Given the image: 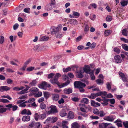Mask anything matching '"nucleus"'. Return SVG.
<instances>
[{"label":"nucleus","instance_id":"nucleus-1","mask_svg":"<svg viewBox=\"0 0 128 128\" xmlns=\"http://www.w3.org/2000/svg\"><path fill=\"white\" fill-rule=\"evenodd\" d=\"M83 70L86 73L89 74L90 76L91 80H93L95 79V77L94 74V71L90 69V66L87 65H85Z\"/></svg>","mask_w":128,"mask_h":128},{"label":"nucleus","instance_id":"nucleus-2","mask_svg":"<svg viewBox=\"0 0 128 128\" xmlns=\"http://www.w3.org/2000/svg\"><path fill=\"white\" fill-rule=\"evenodd\" d=\"M32 127L34 128H42V125L39 122H32L28 127V128H31Z\"/></svg>","mask_w":128,"mask_h":128},{"label":"nucleus","instance_id":"nucleus-3","mask_svg":"<svg viewBox=\"0 0 128 128\" xmlns=\"http://www.w3.org/2000/svg\"><path fill=\"white\" fill-rule=\"evenodd\" d=\"M61 74L59 73H56L54 76V78L53 79L50 80V82L52 84H58V80L59 78L61 76Z\"/></svg>","mask_w":128,"mask_h":128},{"label":"nucleus","instance_id":"nucleus-4","mask_svg":"<svg viewBox=\"0 0 128 128\" xmlns=\"http://www.w3.org/2000/svg\"><path fill=\"white\" fill-rule=\"evenodd\" d=\"M80 110L83 112H88L91 109V108L90 107L88 106L87 107L85 104H80Z\"/></svg>","mask_w":128,"mask_h":128},{"label":"nucleus","instance_id":"nucleus-5","mask_svg":"<svg viewBox=\"0 0 128 128\" xmlns=\"http://www.w3.org/2000/svg\"><path fill=\"white\" fill-rule=\"evenodd\" d=\"M74 86L76 88H84L86 86V84L80 81H76L74 82Z\"/></svg>","mask_w":128,"mask_h":128},{"label":"nucleus","instance_id":"nucleus-6","mask_svg":"<svg viewBox=\"0 0 128 128\" xmlns=\"http://www.w3.org/2000/svg\"><path fill=\"white\" fill-rule=\"evenodd\" d=\"M49 108H50V110L48 112V114H53L55 113H57L58 111L56 106H54L52 105L50 106Z\"/></svg>","mask_w":128,"mask_h":128},{"label":"nucleus","instance_id":"nucleus-7","mask_svg":"<svg viewBox=\"0 0 128 128\" xmlns=\"http://www.w3.org/2000/svg\"><path fill=\"white\" fill-rule=\"evenodd\" d=\"M50 87V84H48L47 82H43L40 84L38 86V87L42 89L46 90V87Z\"/></svg>","mask_w":128,"mask_h":128},{"label":"nucleus","instance_id":"nucleus-8","mask_svg":"<svg viewBox=\"0 0 128 128\" xmlns=\"http://www.w3.org/2000/svg\"><path fill=\"white\" fill-rule=\"evenodd\" d=\"M115 118V116H114L111 115L108 116H105L104 119V120L109 121L112 122L114 120Z\"/></svg>","mask_w":128,"mask_h":128},{"label":"nucleus","instance_id":"nucleus-9","mask_svg":"<svg viewBox=\"0 0 128 128\" xmlns=\"http://www.w3.org/2000/svg\"><path fill=\"white\" fill-rule=\"evenodd\" d=\"M114 59L115 62L118 64L120 63L122 61V59L120 56L118 55L114 56Z\"/></svg>","mask_w":128,"mask_h":128},{"label":"nucleus","instance_id":"nucleus-10","mask_svg":"<svg viewBox=\"0 0 128 128\" xmlns=\"http://www.w3.org/2000/svg\"><path fill=\"white\" fill-rule=\"evenodd\" d=\"M5 106L9 108H12V110L14 111L16 110L18 108V107L17 106L13 105L12 104H9L6 105Z\"/></svg>","mask_w":128,"mask_h":128},{"label":"nucleus","instance_id":"nucleus-11","mask_svg":"<svg viewBox=\"0 0 128 128\" xmlns=\"http://www.w3.org/2000/svg\"><path fill=\"white\" fill-rule=\"evenodd\" d=\"M10 88L6 86H0V91L1 92H3L4 91H7L10 90Z\"/></svg>","mask_w":128,"mask_h":128},{"label":"nucleus","instance_id":"nucleus-12","mask_svg":"<svg viewBox=\"0 0 128 128\" xmlns=\"http://www.w3.org/2000/svg\"><path fill=\"white\" fill-rule=\"evenodd\" d=\"M21 113L22 114L31 115L32 114L30 110H27L26 109H24L22 110Z\"/></svg>","mask_w":128,"mask_h":128},{"label":"nucleus","instance_id":"nucleus-13","mask_svg":"<svg viewBox=\"0 0 128 128\" xmlns=\"http://www.w3.org/2000/svg\"><path fill=\"white\" fill-rule=\"evenodd\" d=\"M69 22L71 24L76 25L78 24V21L74 19H70L68 20Z\"/></svg>","mask_w":128,"mask_h":128},{"label":"nucleus","instance_id":"nucleus-14","mask_svg":"<svg viewBox=\"0 0 128 128\" xmlns=\"http://www.w3.org/2000/svg\"><path fill=\"white\" fill-rule=\"evenodd\" d=\"M58 32H59V30L58 28L57 27H54L52 29V31L51 32L52 34H54L56 35Z\"/></svg>","mask_w":128,"mask_h":128},{"label":"nucleus","instance_id":"nucleus-15","mask_svg":"<svg viewBox=\"0 0 128 128\" xmlns=\"http://www.w3.org/2000/svg\"><path fill=\"white\" fill-rule=\"evenodd\" d=\"M22 120L24 122H28L30 120V117L29 116H24L22 118Z\"/></svg>","mask_w":128,"mask_h":128},{"label":"nucleus","instance_id":"nucleus-16","mask_svg":"<svg viewBox=\"0 0 128 128\" xmlns=\"http://www.w3.org/2000/svg\"><path fill=\"white\" fill-rule=\"evenodd\" d=\"M59 98V95L58 94H54L52 95V98L55 101H57Z\"/></svg>","mask_w":128,"mask_h":128},{"label":"nucleus","instance_id":"nucleus-17","mask_svg":"<svg viewBox=\"0 0 128 128\" xmlns=\"http://www.w3.org/2000/svg\"><path fill=\"white\" fill-rule=\"evenodd\" d=\"M52 5L50 3L48 4L45 7V9L48 11L51 10L52 8Z\"/></svg>","mask_w":128,"mask_h":128},{"label":"nucleus","instance_id":"nucleus-18","mask_svg":"<svg viewBox=\"0 0 128 128\" xmlns=\"http://www.w3.org/2000/svg\"><path fill=\"white\" fill-rule=\"evenodd\" d=\"M109 124H111L107 123H102L99 125V128H106Z\"/></svg>","mask_w":128,"mask_h":128},{"label":"nucleus","instance_id":"nucleus-19","mask_svg":"<svg viewBox=\"0 0 128 128\" xmlns=\"http://www.w3.org/2000/svg\"><path fill=\"white\" fill-rule=\"evenodd\" d=\"M76 76L77 77L79 78H82L83 76V75L82 74V71L80 70L78 71L77 72Z\"/></svg>","mask_w":128,"mask_h":128},{"label":"nucleus","instance_id":"nucleus-20","mask_svg":"<svg viewBox=\"0 0 128 128\" xmlns=\"http://www.w3.org/2000/svg\"><path fill=\"white\" fill-rule=\"evenodd\" d=\"M64 92L66 94H69L72 92V90L71 88H69L68 89L65 88L64 90Z\"/></svg>","mask_w":128,"mask_h":128},{"label":"nucleus","instance_id":"nucleus-21","mask_svg":"<svg viewBox=\"0 0 128 128\" xmlns=\"http://www.w3.org/2000/svg\"><path fill=\"white\" fill-rule=\"evenodd\" d=\"M80 102L83 104H87L89 102V100L87 98H84L81 100Z\"/></svg>","mask_w":128,"mask_h":128},{"label":"nucleus","instance_id":"nucleus-22","mask_svg":"<svg viewBox=\"0 0 128 128\" xmlns=\"http://www.w3.org/2000/svg\"><path fill=\"white\" fill-rule=\"evenodd\" d=\"M74 117L73 112L72 111H70L68 113V118L69 119H72Z\"/></svg>","mask_w":128,"mask_h":128},{"label":"nucleus","instance_id":"nucleus-23","mask_svg":"<svg viewBox=\"0 0 128 128\" xmlns=\"http://www.w3.org/2000/svg\"><path fill=\"white\" fill-rule=\"evenodd\" d=\"M71 126L72 128H78L80 126L77 122H75L72 124Z\"/></svg>","mask_w":128,"mask_h":128},{"label":"nucleus","instance_id":"nucleus-24","mask_svg":"<svg viewBox=\"0 0 128 128\" xmlns=\"http://www.w3.org/2000/svg\"><path fill=\"white\" fill-rule=\"evenodd\" d=\"M37 83L36 80H34L29 84V86H35Z\"/></svg>","mask_w":128,"mask_h":128},{"label":"nucleus","instance_id":"nucleus-25","mask_svg":"<svg viewBox=\"0 0 128 128\" xmlns=\"http://www.w3.org/2000/svg\"><path fill=\"white\" fill-rule=\"evenodd\" d=\"M60 115L61 116L63 117L66 116L67 115V114L64 110L62 109L61 111Z\"/></svg>","mask_w":128,"mask_h":128},{"label":"nucleus","instance_id":"nucleus-26","mask_svg":"<svg viewBox=\"0 0 128 128\" xmlns=\"http://www.w3.org/2000/svg\"><path fill=\"white\" fill-rule=\"evenodd\" d=\"M38 89L35 87L32 88L30 90V91L32 93L36 92H38Z\"/></svg>","mask_w":128,"mask_h":128},{"label":"nucleus","instance_id":"nucleus-27","mask_svg":"<svg viewBox=\"0 0 128 128\" xmlns=\"http://www.w3.org/2000/svg\"><path fill=\"white\" fill-rule=\"evenodd\" d=\"M52 117H48L45 122H44V124L46 123H49L50 122H52Z\"/></svg>","mask_w":128,"mask_h":128},{"label":"nucleus","instance_id":"nucleus-28","mask_svg":"<svg viewBox=\"0 0 128 128\" xmlns=\"http://www.w3.org/2000/svg\"><path fill=\"white\" fill-rule=\"evenodd\" d=\"M102 100L103 101V102H101V103L103 106H106L108 104V99L104 98Z\"/></svg>","mask_w":128,"mask_h":128},{"label":"nucleus","instance_id":"nucleus-29","mask_svg":"<svg viewBox=\"0 0 128 128\" xmlns=\"http://www.w3.org/2000/svg\"><path fill=\"white\" fill-rule=\"evenodd\" d=\"M119 74L124 81H125L126 80V78H127L125 76L124 74L122 72H120Z\"/></svg>","mask_w":128,"mask_h":128},{"label":"nucleus","instance_id":"nucleus-30","mask_svg":"<svg viewBox=\"0 0 128 128\" xmlns=\"http://www.w3.org/2000/svg\"><path fill=\"white\" fill-rule=\"evenodd\" d=\"M56 36L57 38H60L63 36V34L62 33L58 32L55 35Z\"/></svg>","mask_w":128,"mask_h":128},{"label":"nucleus","instance_id":"nucleus-31","mask_svg":"<svg viewBox=\"0 0 128 128\" xmlns=\"http://www.w3.org/2000/svg\"><path fill=\"white\" fill-rule=\"evenodd\" d=\"M40 120H42L45 118L46 117V114H40Z\"/></svg>","mask_w":128,"mask_h":128},{"label":"nucleus","instance_id":"nucleus-32","mask_svg":"<svg viewBox=\"0 0 128 128\" xmlns=\"http://www.w3.org/2000/svg\"><path fill=\"white\" fill-rule=\"evenodd\" d=\"M112 32L111 30H106L105 31L104 34L105 36H107L110 35Z\"/></svg>","mask_w":128,"mask_h":128},{"label":"nucleus","instance_id":"nucleus-33","mask_svg":"<svg viewBox=\"0 0 128 128\" xmlns=\"http://www.w3.org/2000/svg\"><path fill=\"white\" fill-rule=\"evenodd\" d=\"M44 97L46 99L48 98L50 96V94L48 92H44Z\"/></svg>","mask_w":128,"mask_h":128},{"label":"nucleus","instance_id":"nucleus-34","mask_svg":"<svg viewBox=\"0 0 128 128\" xmlns=\"http://www.w3.org/2000/svg\"><path fill=\"white\" fill-rule=\"evenodd\" d=\"M49 37L48 36H44L42 37L40 39L41 41H46L48 40Z\"/></svg>","mask_w":128,"mask_h":128},{"label":"nucleus","instance_id":"nucleus-35","mask_svg":"<svg viewBox=\"0 0 128 128\" xmlns=\"http://www.w3.org/2000/svg\"><path fill=\"white\" fill-rule=\"evenodd\" d=\"M128 3V2L125 0H122L120 2L121 5L124 6L127 5Z\"/></svg>","mask_w":128,"mask_h":128},{"label":"nucleus","instance_id":"nucleus-36","mask_svg":"<svg viewBox=\"0 0 128 128\" xmlns=\"http://www.w3.org/2000/svg\"><path fill=\"white\" fill-rule=\"evenodd\" d=\"M106 88L108 89V90H110L111 88V86L110 83V82H108L106 84Z\"/></svg>","mask_w":128,"mask_h":128},{"label":"nucleus","instance_id":"nucleus-37","mask_svg":"<svg viewBox=\"0 0 128 128\" xmlns=\"http://www.w3.org/2000/svg\"><path fill=\"white\" fill-rule=\"evenodd\" d=\"M42 92H38L37 94H35L34 97L36 98L40 97L42 96Z\"/></svg>","mask_w":128,"mask_h":128},{"label":"nucleus","instance_id":"nucleus-38","mask_svg":"<svg viewBox=\"0 0 128 128\" xmlns=\"http://www.w3.org/2000/svg\"><path fill=\"white\" fill-rule=\"evenodd\" d=\"M99 112V114H100L99 116L100 117H103L106 114L104 112L103 110H100V111Z\"/></svg>","mask_w":128,"mask_h":128},{"label":"nucleus","instance_id":"nucleus-39","mask_svg":"<svg viewBox=\"0 0 128 128\" xmlns=\"http://www.w3.org/2000/svg\"><path fill=\"white\" fill-rule=\"evenodd\" d=\"M40 115H39L38 113H36L34 116V117L35 119L37 121L38 119L40 120Z\"/></svg>","mask_w":128,"mask_h":128},{"label":"nucleus","instance_id":"nucleus-40","mask_svg":"<svg viewBox=\"0 0 128 128\" xmlns=\"http://www.w3.org/2000/svg\"><path fill=\"white\" fill-rule=\"evenodd\" d=\"M91 94L92 99H94V98H96V96H99L98 92L96 93H92Z\"/></svg>","mask_w":128,"mask_h":128},{"label":"nucleus","instance_id":"nucleus-41","mask_svg":"<svg viewBox=\"0 0 128 128\" xmlns=\"http://www.w3.org/2000/svg\"><path fill=\"white\" fill-rule=\"evenodd\" d=\"M114 52H116L117 54H119L120 52V50L118 48L116 47L114 48Z\"/></svg>","mask_w":128,"mask_h":128},{"label":"nucleus","instance_id":"nucleus-42","mask_svg":"<svg viewBox=\"0 0 128 128\" xmlns=\"http://www.w3.org/2000/svg\"><path fill=\"white\" fill-rule=\"evenodd\" d=\"M0 102H2L3 103H8L10 102L7 99L2 98L0 99Z\"/></svg>","mask_w":128,"mask_h":128},{"label":"nucleus","instance_id":"nucleus-43","mask_svg":"<svg viewBox=\"0 0 128 128\" xmlns=\"http://www.w3.org/2000/svg\"><path fill=\"white\" fill-rule=\"evenodd\" d=\"M70 83V81L69 80H67L66 82L63 83L62 84V87L66 86L68 85Z\"/></svg>","mask_w":128,"mask_h":128},{"label":"nucleus","instance_id":"nucleus-44","mask_svg":"<svg viewBox=\"0 0 128 128\" xmlns=\"http://www.w3.org/2000/svg\"><path fill=\"white\" fill-rule=\"evenodd\" d=\"M122 46L123 49L126 50L128 51V46L126 44H122Z\"/></svg>","mask_w":128,"mask_h":128},{"label":"nucleus","instance_id":"nucleus-45","mask_svg":"<svg viewBox=\"0 0 128 128\" xmlns=\"http://www.w3.org/2000/svg\"><path fill=\"white\" fill-rule=\"evenodd\" d=\"M7 109L4 108H0V113H2L6 112Z\"/></svg>","mask_w":128,"mask_h":128},{"label":"nucleus","instance_id":"nucleus-46","mask_svg":"<svg viewBox=\"0 0 128 128\" xmlns=\"http://www.w3.org/2000/svg\"><path fill=\"white\" fill-rule=\"evenodd\" d=\"M4 38L3 36H0V43L2 44L4 42Z\"/></svg>","mask_w":128,"mask_h":128},{"label":"nucleus","instance_id":"nucleus-47","mask_svg":"<svg viewBox=\"0 0 128 128\" xmlns=\"http://www.w3.org/2000/svg\"><path fill=\"white\" fill-rule=\"evenodd\" d=\"M122 33L123 35L125 36H126L127 34V33L126 32V29L125 28L123 29L122 31Z\"/></svg>","mask_w":128,"mask_h":128},{"label":"nucleus","instance_id":"nucleus-48","mask_svg":"<svg viewBox=\"0 0 128 128\" xmlns=\"http://www.w3.org/2000/svg\"><path fill=\"white\" fill-rule=\"evenodd\" d=\"M46 105L44 103H41L40 105V107L43 110L46 108Z\"/></svg>","mask_w":128,"mask_h":128},{"label":"nucleus","instance_id":"nucleus-49","mask_svg":"<svg viewBox=\"0 0 128 128\" xmlns=\"http://www.w3.org/2000/svg\"><path fill=\"white\" fill-rule=\"evenodd\" d=\"M98 93L99 94V96L101 95H102L106 96V95L107 94L106 92L105 91L101 92H98Z\"/></svg>","mask_w":128,"mask_h":128},{"label":"nucleus","instance_id":"nucleus-50","mask_svg":"<svg viewBox=\"0 0 128 128\" xmlns=\"http://www.w3.org/2000/svg\"><path fill=\"white\" fill-rule=\"evenodd\" d=\"M73 15L75 16H77V17H79L80 14L78 12H76L74 11H73Z\"/></svg>","mask_w":128,"mask_h":128},{"label":"nucleus","instance_id":"nucleus-51","mask_svg":"<svg viewBox=\"0 0 128 128\" xmlns=\"http://www.w3.org/2000/svg\"><path fill=\"white\" fill-rule=\"evenodd\" d=\"M99 112L97 109H95L93 111V112L96 114H99Z\"/></svg>","mask_w":128,"mask_h":128},{"label":"nucleus","instance_id":"nucleus-52","mask_svg":"<svg viewBox=\"0 0 128 128\" xmlns=\"http://www.w3.org/2000/svg\"><path fill=\"white\" fill-rule=\"evenodd\" d=\"M108 102L110 101V103L112 104H114L115 102V100L114 98H112L110 99H108Z\"/></svg>","mask_w":128,"mask_h":128},{"label":"nucleus","instance_id":"nucleus-53","mask_svg":"<svg viewBox=\"0 0 128 128\" xmlns=\"http://www.w3.org/2000/svg\"><path fill=\"white\" fill-rule=\"evenodd\" d=\"M112 20V18L110 16H108L106 17V20L107 22H110Z\"/></svg>","mask_w":128,"mask_h":128},{"label":"nucleus","instance_id":"nucleus-54","mask_svg":"<svg viewBox=\"0 0 128 128\" xmlns=\"http://www.w3.org/2000/svg\"><path fill=\"white\" fill-rule=\"evenodd\" d=\"M96 83L99 84H100L101 83L103 84V80H102L100 79L96 80Z\"/></svg>","mask_w":128,"mask_h":128},{"label":"nucleus","instance_id":"nucleus-55","mask_svg":"<svg viewBox=\"0 0 128 128\" xmlns=\"http://www.w3.org/2000/svg\"><path fill=\"white\" fill-rule=\"evenodd\" d=\"M71 70V68L70 67L66 68H64L63 69V71L64 72H67L68 71L70 70Z\"/></svg>","mask_w":128,"mask_h":128},{"label":"nucleus","instance_id":"nucleus-56","mask_svg":"<svg viewBox=\"0 0 128 128\" xmlns=\"http://www.w3.org/2000/svg\"><path fill=\"white\" fill-rule=\"evenodd\" d=\"M19 25V24H17L16 23L13 26V29L14 30H16L18 28Z\"/></svg>","mask_w":128,"mask_h":128},{"label":"nucleus","instance_id":"nucleus-57","mask_svg":"<svg viewBox=\"0 0 128 128\" xmlns=\"http://www.w3.org/2000/svg\"><path fill=\"white\" fill-rule=\"evenodd\" d=\"M1 97L7 98L9 100H11L12 99V98L8 95H7L6 96L3 95Z\"/></svg>","mask_w":128,"mask_h":128},{"label":"nucleus","instance_id":"nucleus-58","mask_svg":"<svg viewBox=\"0 0 128 128\" xmlns=\"http://www.w3.org/2000/svg\"><path fill=\"white\" fill-rule=\"evenodd\" d=\"M123 124L125 126V128H128V122L126 121L123 122Z\"/></svg>","mask_w":128,"mask_h":128},{"label":"nucleus","instance_id":"nucleus-59","mask_svg":"<svg viewBox=\"0 0 128 128\" xmlns=\"http://www.w3.org/2000/svg\"><path fill=\"white\" fill-rule=\"evenodd\" d=\"M27 90H28V89H24L19 92L18 94H22L25 93L26 92V91Z\"/></svg>","mask_w":128,"mask_h":128},{"label":"nucleus","instance_id":"nucleus-60","mask_svg":"<svg viewBox=\"0 0 128 128\" xmlns=\"http://www.w3.org/2000/svg\"><path fill=\"white\" fill-rule=\"evenodd\" d=\"M54 75V74L53 73H50L48 74V78H52Z\"/></svg>","mask_w":128,"mask_h":128},{"label":"nucleus","instance_id":"nucleus-61","mask_svg":"<svg viewBox=\"0 0 128 128\" xmlns=\"http://www.w3.org/2000/svg\"><path fill=\"white\" fill-rule=\"evenodd\" d=\"M30 10V8H24V11L26 13H30L29 11Z\"/></svg>","mask_w":128,"mask_h":128},{"label":"nucleus","instance_id":"nucleus-62","mask_svg":"<svg viewBox=\"0 0 128 128\" xmlns=\"http://www.w3.org/2000/svg\"><path fill=\"white\" fill-rule=\"evenodd\" d=\"M23 32H18V36L20 38H22V35L23 34Z\"/></svg>","mask_w":128,"mask_h":128},{"label":"nucleus","instance_id":"nucleus-63","mask_svg":"<svg viewBox=\"0 0 128 128\" xmlns=\"http://www.w3.org/2000/svg\"><path fill=\"white\" fill-rule=\"evenodd\" d=\"M58 102L59 104H61L64 103V101L63 98H62L60 100L58 101Z\"/></svg>","mask_w":128,"mask_h":128},{"label":"nucleus","instance_id":"nucleus-64","mask_svg":"<svg viewBox=\"0 0 128 128\" xmlns=\"http://www.w3.org/2000/svg\"><path fill=\"white\" fill-rule=\"evenodd\" d=\"M31 60V59L30 58L28 60H26L24 63L25 65H26L28 64L30 62Z\"/></svg>","mask_w":128,"mask_h":128}]
</instances>
